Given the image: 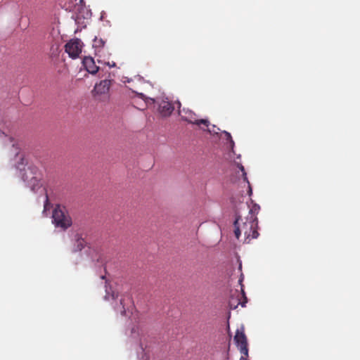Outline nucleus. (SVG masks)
Listing matches in <instances>:
<instances>
[{
  "label": "nucleus",
  "mask_w": 360,
  "mask_h": 360,
  "mask_svg": "<svg viewBox=\"0 0 360 360\" xmlns=\"http://www.w3.org/2000/svg\"><path fill=\"white\" fill-rule=\"evenodd\" d=\"M239 168L241 170V172H243V179L244 181H247V183L248 184V187H249V191H248V193L249 195H250L252 194V188L250 185V182L248 181V177H247V174L246 172H245V169H244V167L243 165H240L239 166Z\"/></svg>",
  "instance_id": "obj_12"
},
{
  "label": "nucleus",
  "mask_w": 360,
  "mask_h": 360,
  "mask_svg": "<svg viewBox=\"0 0 360 360\" xmlns=\"http://www.w3.org/2000/svg\"><path fill=\"white\" fill-rule=\"evenodd\" d=\"M82 65L85 70L91 75H96L99 70V68L95 63L94 59L91 56L84 57Z\"/></svg>",
  "instance_id": "obj_7"
},
{
  "label": "nucleus",
  "mask_w": 360,
  "mask_h": 360,
  "mask_svg": "<svg viewBox=\"0 0 360 360\" xmlns=\"http://www.w3.org/2000/svg\"><path fill=\"white\" fill-rule=\"evenodd\" d=\"M111 85L112 80L110 79H103L99 83H96L91 91L93 96L99 100L108 98Z\"/></svg>",
  "instance_id": "obj_3"
},
{
  "label": "nucleus",
  "mask_w": 360,
  "mask_h": 360,
  "mask_svg": "<svg viewBox=\"0 0 360 360\" xmlns=\"http://www.w3.org/2000/svg\"><path fill=\"white\" fill-rule=\"evenodd\" d=\"M188 116L183 118L185 121L188 122V123L196 124V125H200L203 124L206 127H209L210 122L207 119H200L196 120L195 117V114L193 113L191 111L187 112Z\"/></svg>",
  "instance_id": "obj_9"
},
{
  "label": "nucleus",
  "mask_w": 360,
  "mask_h": 360,
  "mask_svg": "<svg viewBox=\"0 0 360 360\" xmlns=\"http://www.w3.org/2000/svg\"><path fill=\"white\" fill-rule=\"evenodd\" d=\"M101 278V279H103V280L105 278V277L104 276H102Z\"/></svg>",
  "instance_id": "obj_19"
},
{
  "label": "nucleus",
  "mask_w": 360,
  "mask_h": 360,
  "mask_svg": "<svg viewBox=\"0 0 360 360\" xmlns=\"http://www.w3.org/2000/svg\"><path fill=\"white\" fill-rule=\"evenodd\" d=\"M241 305H242V307H244L245 306V303H242Z\"/></svg>",
  "instance_id": "obj_20"
},
{
  "label": "nucleus",
  "mask_w": 360,
  "mask_h": 360,
  "mask_svg": "<svg viewBox=\"0 0 360 360\" xmlns=\"http://www.w3.org/2000/svg\"><path fill=\"white\" fill-rule=\"evenodd\" d=\"M105 43V41L101 38H94L93 41V47L95 49L96 55H97L98 53L101 51V49L103 48Z\"/></svg>",
  "instance_id": "obj_11"
},
{
  "label": "nucleus",
  "mask_w": 360,
  "mask_h": 360,
  "mask_svg": "<svg viewBox=\"0 0 360 360\" xmlns=\"http://www.w3.org/2000/svg\"><path fill=\"white\" fill-rule=\"evenodd\" d=\"M174 110V107L172 103L168 101L162 100L159 103L158 110L162 117L169 116Z\"/></svg>",
  "instance_id": "obj_8"
},
{
  "label": "nucleus",
  "mask_w": 360,
  "mask_h": 360,
  "mask_svg": "<svg viewBox=\"0 0 360 360\" xmlns=\"http://www.w3.org/2000/svg\"><path fill=\"white\" fill-rule=\"evenodd\" d=\"M29 174L30 175H29L27 172H25L23 174V180L27 182V184L32 191H37L41 187L39 179L37 176L32 175L33 172L32 170H30Z\"/></svg>",
  "instance_id": "obj_6"
},
{
  "label": "nucleus",
  "mask_w": 360,
  "mask_h": 360,
  "mask_svg": "<svg viewBox=\"0 0 360 360\" xmlns=\"http://www.w3.org/2000/svg\"><path fill=\"white\" fill-rule=\"evenodd\" d=\"M83 44L79 39L69 41L65 46V52L73 59L79 57L82 53Z\"/></svg>",
  "instance_id": "obj_4"
},
{
  "label": "nucleus",
  "mask_w": 360,
  "mask_h": 360,
  "mask_svg": "<svg viewBox=\"0 0 360 360\" xmlns=\"http://www.w3.org/2000/svg\"><path fill=\"white\" fill-rule=\"evenodd\" d=\"M75 244L72 248V252L81 251L86 245V242L84 238L79 236V234H76L75 236Z\"/></svg>",
  "instance_id": "obj_10"
},
{
  "label": "nucleus",
  "mask_w": 360,
  "mask_h": 360,
  "mask_svg": "<svg viewBox=\"0 0 360 360\" xmlns=\"http://www.w3.org/2000/svg\"><path fill=\"white\" fill-rule=\"evenodd\" d=\"M233 227L234 235L237 239H239L240 235L243 233L244 243H249L251 240L259 236L257 218L252 213V210H250V216L247 217L237 216Z\"/></svg>",
  "instance_id": "obj_1"
},
{
  "label": "nucleus",
  "mask_w": 360,
  "mask_h": 360,
  "mask_svg": "<svg viewBox=\"0 0 360 360\" xmlns=\"http://www.w3.org/2000/svg\"><path fill=\"white\" fill-rule=\"evenodd\" d=\"M52 219L55 226L63 230L67 229L72 224V219L65 208H62L60 206H57L53 210Z\"/></svg>",
  "instance_id": "obj_2"
},
{
  "label": "nucleus",
  "mask_w": 360,
  "mask_h": 360,
  "mask_svg": "<svg viewBox=\"0 0 360 360\" xmlns=\"http://www.w3.org/2000/svg\"><path fill=\"white\" fill-rule=\"evenodd\" d=\"M223 134H225L226 140L229 141L231 146L233 148L234 146V141L232 139L231 135L229 132L224 131Z\"/></svg>",
  "instance_id": "obj_13"
},
{
  "label": "nucleus",
  "mask_w": 360,
  "mask_h": 360,
  "mask_svg": "<svg viewBox=\"0 0 360 360\" xmlns=\"http://www.w3.org/2000/svg\"><path fill=\"white\" fill-rule=\"evenodd\" d=\"M49 204V198H48V195H46V200H45V204H44V210L46 209V207Z\"/></svg>",
  "instance_id": "obj_16"
},
{
  "label": "nucleus",
  "mask_w": 360,
  "mask_h": 360,
  "mask_svg": "<svg viewBox=\"0 0 360 360\" xmlns=\"http://www.w3.org/2000/svg\"><path fill=\"white\" fill-rule=\"evenodd\" d=\"M231 307L236 308L237 307V304H232L231 302H230Z\"/></svg>",
  "instance_id": "obj_17"
},
{
  "label": "nucleus",
  "mask_w": 360,
  "mask_h": 360,
  "mask_svg": "<svg viewBox=\"0 0 360 360\" xmlns=\"http://www.w3.org/2000/svg\"><path fill=\"white\" fill-rule=\"evenodd\" d=\"M215 128L216 127L214 125L212 126V129H208L207 131L210 132V133H213V134H217V131L215 130Z\"/></svg>",
  "instance_id": "obj_15"
},
{
  "label": "nucleus",
  "mask_w": 360,
  "mask_h": 360,
  "mask_svg": "<svg viewBox=\"0 0 360 360\" xmlns=\"http://www.w3.org/2000/svg\"><path fill=\"white\" fill-rule=\"evenodd\" d=\"M124 299H121L120 300V305H122V309L120 310V313L122 315H126V309H125V307H124Z\"/></svg>",
  "instance_id": "obj_14"
},
{
  "label": "nucleus",
  "mask_w": 360,
  "mask_h": 360,
  "mask_svg": "<svg viewBox=\"0 0 360 360\" xmlns=\"http://www.w3.org/2000/svg\"><path fill=\"white\" fill-rule=\"evenodd\" d=\"M83 0H80V2L82 3Z\"/></svg>",
  "instance_id": "obj_21"
},
{
  "label": "nucleus",
  "mask_w": 360,
  "mask_h": 360,
  "mask_svg": "<svg viewBox=\"0 0 360 360\" xmlns=\"http://www.w3.org/2000/svg\"><path fill=\"white\" fill-rule=\"evenodd\" d=\"M178 107L180 108L181 107V103L180 102H178Z\"/></svg>",
  "instance_id": "obj_18"
},
{
  "label": "nucleus",
  "mask_w": 360,
  "mask_h": 360,
  "mask_svg": "<svg viewBox=\"0 0 360 360\" xmlns=\"http://www.w3.org/2000/svg\"><path fill=\"white\" fill-rule=\"evenodd\" d=\"M234 340L240 352L245 356L248 355L247 338L244 333L243 329H238L234 337Z\"/></svg>",
  "instance_id": "obj_5"
}]
</instances>
